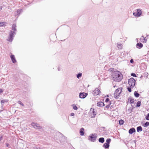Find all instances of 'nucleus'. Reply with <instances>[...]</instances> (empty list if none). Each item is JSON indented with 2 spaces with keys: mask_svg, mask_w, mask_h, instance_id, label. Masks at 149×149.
<instances>
[{
  "mask_svg": "<svg viewBox=\"0 0 149 149\" xmlns=\"http://www.w3.org/2000/svg\"><path fill=\"white\" fill-rule=\"evenodd\" d=\"M111 77L114 81L120 82L123 79V76L120 72L116 70L112 73Z\"/></svg>",
  "mask_w": 149,
  "mask_h": 149,
  "instance_id": "obj_1",
  "label": "nucleus"
},
{
  "mask_svg": "<svg viewBox=\"0 0 149 149\" xmlns=\"http://www.w3.org/2000/svg\"><path fill=\"white\" fill-rule=\"evenodd\" d=\"M56 136H58V137H56L57 140H58L60 142H62L65 140V137L61 133L58 132L56 135Z\"/></svg>",
  "mask_w": 149,
  "mask_h": 149,
  "instance_id": "obj_2",
  "label": "nucleus"
},
{
  "mask_svg": "<svg viewBox=\"0 0 149 149\" xmlns=\"http://www.w3.org/2000/svg\"><path fill=\"white\" fill-rule=\"evenodd\" d=\"M97 136V135L96 133L91 134L88 136V140L91 142H94L96 141Z\"/></svg>",
  "mask_w": 149,
  "mask_h": 149,
  "instance_id": "obj_3",
  "label": "nucleus"
},
{
  "mask_svg": "<svg viewBox=\"0 0 149 149\" xmlns=\"http://www.w3.org/2000/svg\"><path fill=\"white\" fill-rule=\"evenodd\" d=\"M122 88L121 87L119 88L116 90L114 94V96L115 98L116 99H118L119 98V95L122 91Z\"/></svg>",
  "mask_w": 149,
  "mask_h": 149,
  "instance_id": "obj_4",
  "label": "nucleus"
},
{
  "mask_svg": "<svg viewBox=\"0 0 149 149\" xmlns=\"http://www.w3.org/2000/svg\"><path fill=\"white\" fill-rule=\"evenodd\" d=\"M16 34L15 32H13V31L12 30H10L9 33V39H7V40L10 42H12L15 36V35Z\"/></svg>",
  "mask_w": 149,
  "mask_h": 149,
  "instance_id": "obj_5",
  "label": "nucleus"
},
{
  "mask_svg": "<svg viewBox=\"0 0 149 149\" xmlns=\"http://www.w3.org/2000/svg\"><path fill=\"white\" fill-rule=\"evenodd\" d=\"M136 80L133 77L130 78L128 80V83L130 86L134 87L135 84Z\"/></svg>",
  "mask_w": 149,
  "mask_h": 149,
  "instance_id": "obj_6",
  "label": "nucleus"
},
{
  "mask_svg": "<svg viewBox=\"0 0 149 149\" xmlns=\"http://www.w3.org/2000/svg\"><path fill=\"white\" fill-rule=\"evenodd\" d=\"M31 125L35 129H40L42 128V127L39 124L34 122H32Z\"/></svg>",
  "mask_w": 149,
  "mask_h": 149,
  "instance_id": "obj_7",
  "label": "nucleus"
},
{
  "mask_svg": "<svg viewBox=\"0 0 149 149\" xmlns=\"http://www.w3.org/2000/svg\"><path fill=\"white\" fill-rule=\"evenodd\" d=\"M142 14V11L141 10L137 9L136 12H134L133 15L136 17H139Z\"/></svg>",
  "mask_w": 149,
  "mask_h": 149,
  "instance_id": "obj_8",
  "label": "nucleus"
},
{
  "mask_svg": "<svg viewBox=\"0 0 149 149\" xmlns=\"http://www.w3.org/2000/svg\"><path fill=\"white\" fill-rule=\"evenodd\" d=\"M101 93L100 89H98V88H96L95 90L92 92V93L93 95L96 96L99 94L100 93Z\"/></svg>",
  "mask_w": 149,
  "mask_h": 149,
  "instance_id": "obj_9",
  "label": "nucleus"
},
{
  "mask_svg": "<svg viewBox=\"0 0 149 149\" xmlns=\"http://www.w3.org/2000/svg\"><path fill=\"white\" fill-rule=\"evenodd\" d=\"M88 95V93L81 92L79 94V97L80 98L84 99Z\"/></svg>",
  "mask_w": 149,
  "mask_h": 149,
  "instance_id": "obj_10",
  "label": "nucleus"
},
{
  "mask_svg": "<svg viewBox=\"0 0 149 149\" xmlns=\"http://www.w3.org/2000/svg\"><path fill=\"white\" fill-rule=\"evenodd\" d=\"M23 10L22 9H18L17 10V11L15 12L14 13V15L15 16H18V17L19 16V15L22 12Z\"/></svg>",
  "mask_w": 149,
  "mask_h": 149,
  "instance_id": "obj_11",
  "label": "nucleus"
},
{
  "mask_svg": "<svg viewBox=\"0 0 149 149\" xmlns=\"http://www.w3.org/2000/svg\"><path fill=\"white\" fill-rule=\"evenodd\" d=\"M16 27V24H13L12 25V29L13 31V32H15V33L17 31Z\"/></svg>",
  "mask_w": 149,
  "mask_h": 149,
  "instance_id": "obj_12",
  "label": "nucleus"
},
{
  "mask_svg": "<svg viewBox=\"0 0 149 149\" xmlns=\"http://www.w3.org/2000/svg\"><path fill=\"white\" fill-rule=\"evenodd\" d=\"M10 58L12 61L13 63H15L16 62V60L15 58V56L14 55H11L10 56Z\"/></svg>",
  "mask_w": 149,
  "mask_h": 149,
  "instance_id": "obj_13",
  "label": "nucleus"
},
{
  "mask_svg": "<svg viewBox=\"0 0 149 149\" xmlns=\"http://www.w3.org/2000/svg\"><path fill=\"white\" fill-rule=\"evenodd\" d=\"M136 132L135 129L134 128H130L128 131L129 133L130 134H132L133 133Z\"/></svg>",
  "mask_w": 149,
  "mask_h": 149,
  "instance_id": "obj_14",
  "label": "nucleus"
},
{
  "mask_svg": "<svg viewBox=\"0 0 149 149\" xmlns=\"http://www.w3.org/2000/svg\"><path fill=\"white\" fill-rule=\"evenodd\" d=\"M92 109V113L93 115H91V117L92 118H94L95 117V116L96 115V113L94 111V110L93 109L91 108V111Z\"/></svg>",
  "mask_w": 149,
  "mask_h": 149,
  "instance_id": "obj_15",
  "label": "nucleus"
},
{
  "mask_svg": "<svg viewBox=\"0 0 149 149\" xmlns=\"http://www.w3.org/2000/svg\"><path fill=\"white\" fill-rule=\"evenodd\" d=\"M136 47L138 49H141L143 47V44L141 42H139L137 43L136 45Z\"/></svg>",
  "mask_w": 149,
  "mask_h": 149,
  "instance_id": "obj_16",
  "label": "nucleus"
},
{
  "mask_svg": "<svg viewBox=\"0 0 149 149\" xmlns=\"http://www.w3.org/2000/svg\"><path fill=\"white\" fill-rule=\"evenodd\" d=\"M97 105L98 107H102L104 106L105 104H104V103H103L102 102H98L97 103Z\"/></svg>",
  "mask_w": 149,
  "mask_h": 149,
  "instance_id": "obj_17",
  "label": "nucleus"
},
{
  "mask_svg": "<svg viewBox=\"0 0 149 149\" xmlns=\"http://www.w3.org/2000/svg\"><path fill=\"white\" fill-rule=\"evenodd\" d=\"M136 130L137 132L139 133L142 132L143 129L141 126H139L136 127Z\"/></svg>",
  "mask_w": 149,
  "mask_h": 149,
  "instance_id": "obj_18",
  "label": "nucleus"
},
{
  "mask_svg": "<svg viewBox=\"0 0 149 149\" xmlns=\"http://www.w3.org/2000/svg\"><path fill=\"white\" fill-rule=\"evenodd\" d=\"M79 133L80 134V135L81 136H83L84 135V129L83 128H81L79 131Z\"/></svg>",
  "mask_w": 149,
  "mask_h": 149,
  "instance_id": "obj_19",
  "label": "nucleus"
},
{
  "mask_svg": "<svg viewBox=\"0 0 149 149\" xmlns=\"http://www.w3.org/2000/svg\"><path fill=\"white\" fill-rule=\"evenodd\" d=\"M109 144L107 143H105L103 145V147L105 149H108L109 148Z\"/></svg>",
  "mask_w": 149,
  "mask_h": 149,
  "instance_id": "obj_20",
  "label": "nucleus"
},
{
  "mask_svg": "<svg viewBox=\"0 0 149 149\" xmlns=\"http://www.w3.org/2000/svg\"><path fill=\"white\" fill-rule=\"evenodd\" d=\"M142 125L144 127H146L149 126V122H146L142 124Z\"/></svg>",
  "mask_w": 149,
  "mask_h": 149,
  "instance_id": "obj_21",
  "label": "nucleus"
},
{
  "mask_svg": "<svg viewBox=\"0 0 149 149\" xmlns=\"http://www.w3.org/2000/svg\"><path fill=\"white\" fill-rule=\"evenodd\" d=\"M8 100L7 99L1 100V106L3 107V103L8 102Z\"/></svg>",
  "mask_w": 149,
  "mask_h": 149,
  "instance_id": "obj_22",
  "label": "nucleus"
},
{
  "mask_svg": "<svg viewBox=\"0 0 149 149\" xmlns=\"http://www.w3.org/2000/svg\"><path fill=\"white\" fill-rule=\"evenodd\" d=\"M98 141L100 143H103L104 142V139L103 137H100L98 139Z\"/></svg>",
  "mask_w": 149,
  "mask_h": 149,
  "instance_id": "obj_23",
  "label": "nucleus"
},
{
  "mask_svg": "<svg viewBox=\"0 0 149 149\" xmlns=\"http://www.w3.org/2000/svg\"><path fill=\"white\" fill-rule=\"evenodd\" d=\"M128 100L130 101V104H132L134 102V99L132 98L131 97H130L128 99Z\"/></svg>",
  "mask_w": 149,
  "mask_h": 149,
  "instance_id": "obj_24",
  "label": "nucleus"
},
{
  "mask_svg": "<svg viewBox=\"0 0 149 149\" xmlns=\"http://www.w3.org/2000/svg\"><path fill=\"white\" fill-rule=\"evenodd\" d=\"M134 95L136 97H138L140 96V94L138 91H135L134 93Z\"/></svg>",
  "mask_w": 149,
  "mask_h": 149,
  "instance_id": "obj_25",
  "label": "nucleus"
},
{
  "mask_svg": "<svg viewBox=\"0 0 149 149\" xmlns=\"http://www.w3.org/2000/svg\"><path fill=\"white\" fill-rule=\"evenodd\" d=\"M111 104V101L109 102V104H108L107 105L105 106V107L104 108V109L105 110H106V108H107V109L108 108H109L110 107V106Z\"/></svg>",
  "mask_w": 149,
  "mask_h": 149,
  "instance_id": "obj_26",
  "label": "nucleus"
},
{
  "mask_svg": "<svg viewBox=\"0 0 149 149\" xmlns=\"http://www.w3.org/2000/svg\"><path fill=\"white\" fill-rule=\"evenodd\" d=\"M122 46L123 45L121 44L117 43V47L119 49H121Z\"/></svg>",
  "mask_w": 149,
  "mask_h": 149,
  "instance_id": "obj_27",
  "label": "nucleus"
},
{
  "mask_svg": "<svg viewBox=\"0 0 149 149\" xmlns=\"http://www.w3.org/2000/svg\"><path fill=\"white\" fill-rule=\"evenodd\" d=\"M141 101H139L137 102L136 105V107H140L141 106Z\"/></svg>",
  "mask_w": 149,
  "mask_h": 149,
  "instance_id": "obj_28",
  "label": "nucleus"
},
{
  "mask_svg": "<svg viewBox=\"0 0 149 149\" xmlns=\"http://www.w3.org/2000/svg\"><path fill=\"white\" fill-rule=\"evenodd\" d=\"M82 73H81L79 72L76 75V77L78 79H79L82 76Z\"/></svg>",
  "mask_w": 149,
  "mask_h": 149,
  "instance_id": "obj_29",
  "label": "nucleus"
},
{
  "mask_svg": "<svg viewBox=\"0 0 149 149\" xmlns=\"http://www.w3.org/2000/svg\"><path fill=\"white\" fill-rule=\"evenodd\" d=\"M124 121L122 119H120L119 121V123L120 125H123L124 123Z\"/></svg>",
  "mask_w": 149,
  "mask_h": 149,
  "instance_id": "obj_30",
  "label": "nucleus"
},
{
  "mask_svg": "<svg viewBox=\"0 0 149 149\" xmlns=\"http://www.w3.org/2000/svg\"><path fill=\"white\" fill-rule=\"evenodd\" d=\"M134 87H132L131 86H128L127 88V89L129 92H130L132 91L131 88Z\"/></svg>",
  "mask_w": 149,
  "mask_h": 149,
  "instance_id": "obj_31",
  "label": "nucleus"
},
{
  "mask_svg": "<svg viewBox=\"0 0 149 149\" xmlns=\"http://www.w3.org/2000/svg\"><path fill=\"white\" fill-rule=\"evenodd\" d=\"M72 106L73 107V109L75 110H77L78 109L77 107L76 106L75 104H73L72 105Z\"/></svg>",
  "mask_w": 149,
  "mask_h": 149,
  "instance_id": "obj_32",
  "label": "nucleus"
},
{
  "mask_svg": "<svg viewBox=\"0 0 149 149\" xmlns=\"http://www.w3.org/2000/svg\"><path fill=\"white\" fill-rule=\"evenodd\" d=\"M111 139L108 138L107 139V140H106V143H107L109 144L110 143L111 141Z\"/></svg>",
  "mask_w": 149,
  "mask_h": 149,
  "instance_id": "obj_33",
  "label": "nucleus"
},
{
  "mask_svg": "<svg viewBox=\"0 0 149 149\" xmlns=\"http://www.w3.org/2000/svg\"><path fill=\"white\" fill-rule=\"evenodd\" d=\"M6 23V22H0V27L3 26L5 25Z\"/></svg>",
  "mask_w": 149,
  "mask_h": 149,
  "instance_id": "obj_34",
  "label": "nucleus"
},
{
  "mask_svg": "<svg viewBox=\"0 0 149 149\" xmlns=\"http://www.w3.org/2000/svg\"><path fill=\"white\" fill-rule=\"evenodd\" d=\"M133 108L132 107H129L128 109V111H129L130 113H132V111Z\"/></svg>",
  "mask_w": 149,
  "mask_h": 149,
  "instance_id": "obj_35",
  "label": "nucleus"
},
{
  "mask_svg": "<svg viewBox=\"0 0 149 149\" xmlns=\"http://www.w3.org/2000/svg\"><path fill=\"white\" fill-rule=\"evenodd\" d=\"M145 118L147 120H149V113H148L146 116Z\"/></svg>",
  "mask_w": 149,
  "mask_h": 149,
  "instance_id": "obj_36",
  "label": "nucleus"
},
{
  "mask_svg": "<svg viewBox=\"0 0 149 149\" xmlns=\"http://www.w3.org/2000/svg\"><path fill=\"white\" fill-rule=\"evenodd\" d=\"M131 75L132 77H136L137 76L136 75V74L134 73H132L131 74Z\"/></svg>",
  "mask_w": 149,
  "mask_h": 149,
  "instance_id": "obj_37",
  "label": "nucleus"
},
{
  "mask_svg": "<svg viewBox=\"0 0 149 149\" xmlns=\"http://www.w3.org/2000/svg\"><path fill=\"white\" fill-rule=\"evenodd\" d=\"M18 103L21 105L22 106H24V104L20 100H19L18 101Z\"/></svg>",
  "mask_w": 149,
  "mask_h": 149,
  "instance_id": "obj_38",
  "label": "nucleus"
},
{
  "mask_svg": "<svg viewBox=\"0 0 149 149\" xmlns=\"http://www.w3.org/2000/svg\"><path fill=\"white\" fill-rule=\"evenodd\" d=\"M110 100H109V98H106V100H105V102L106 103H107V102H110Z\"/></svg>",
  "mask_w": 149,
  "mask_h": 149,
  "instance_id": "obj_39",
  "label": "nucleus"
},
{
  "mask_svg": "<svg viewBox=\"0 0 149 149\" xmlns=\"http://www.w3.org/2000/svg\"><path fill=\"white\" fill-rule=\"evenodd\" d=\"M6 145V146L8 147V148H11V147L10 146V145H9V144L8 143H5Z\"/></svg>",
  "mask_w": 149,
  "mask_h": 149,
  "instance_id": "obj_40",
  "label": "nucleus"
},
{
  "mask_svg": "<svg viewBox=\"0 0 149 149\" xmlns=\"http://www.w3.org/2000/svg\"><path fill=\"white\" fill-rule=\"evenodd\" d=\"M33 149H40V147H38L36 146H35L33 147Z\"/></svg>",
  "mask_w": 149,
  "mask_h": 149,
  "instance_id": "obj_41",
  "label": "nucleus"
},
{
  "mask_svg": "<svg viewBox=\"0 0 149 149\" xmlns=\"http://www.w3.org/2000/svg\"><path fill=\"white\" fill-rule=\"evenodd\" d=\"M110 70H111V71L112 72V73L114 72V69L113 68H111Z\"/></svg>",
  "mask_w": 149,
  "mask_h": 149,
  "instance_id": "obj_42",
  "label": "nucleus"
},
{
  "mask_svg": "<svg viewBox=\"0 0 149 149\" xmlns=\"http://www.w3.org/2000/svg\"><path fill=\"white\" fill-rule=\"evenodd\" d=\"M3 91V90L2 89H0V94L2 93Z\"/></svg>",
  "mask_w": 149,
  "mask_h": 149,
  "instance_id": "obj_43",
  "label": "nucleus"
},
{
  "mask_svg": "<svg viewBox=\"0 0 149 149\" xmlns=\"http://www.w3.org/2000/svg\"><path fill=\"white\" fill-rule=\"evenodd\" d=\"M130 62L131 63H134V60L132 59H131L130 60Z\"/></svg>",
  "mask_w": 149,
  "mask_h": 149,
  "instance_id": "obj_44",
  "label": "nucleus"
},
{
  "mask_svg": "<svg viewBox=\"0 0 149 149\" xmlns=\"http://www.w3.org/2000/svg\"><path fill=\"white\" fill-rule=\"evenodd\" d=\"M74 113H72L70 114L71 116H74Z\"/></svg>",
  "mask_w": 149,
  "mask_h": 149,
  "instance_id": "obj_45",
  "label": "nucleus"
},
{
  "mask_svg": "<svg viewBox=\"0 0 149 149\" xmlns=\"http://www.w3.org/2000/svg\"><path fill=\"white\" fill-rule=\"evenodd\" d=\"M2 6H0V10H1L2 9Z\"/></svg>",
  "mask_w": 149,
  "mask_h": 149,
  "instance_id": "obj_46",
  "label": "nucleus"
},
{
  "mask_svg": "<svg viewBox=\"0 0 149 149\" xmlns=\"http://www.w3.org/2000/svg\"><path fill=\"white\" fill-rule=\"evenodd\" d=\"M58 71H60V67H58Z\"/></svg>",
  "mask_w": 149,
  "mask_h": 149,
  "instance_id": "obj_47",
  "label": "nucleus"
},
{
  "mask_svg": "<svg viewBox=\"0 0 149 149\" xmlns=\"http://www.w3.org/2000/svg\"><path fill=\"white\" fill-rule=\"evenodd\" d=\"M106 97H109V95H106Z\"/></svg>",
  "mask_w": 149,
  "mask_h": 149,
  "instance_id": "obj_48",
  "label": "nucleus"
},
{
  "mask_svg": "<svg viewBox=\"0 0 149 149\" xmlns=\"http://www.w3.org/2000/svg\"><path fill=\"white\" fill-rule=\"evenodd\" d=\"M102 128L103 129H104L105 128L104 127H102Z\"/></svg>",
  "mask_w": 149,
  "mask_h": 149,
  "instance_id": "obj_49",
  "label": "nucleus"
},
{
  "mask_svg": "<svg viewBox=\"0 0 149 149\" xmlns=\"http://www.w3.org/2000/svg\"><path fill=\"white\" fill-rule=\"evenodd\" d=\"M115 87V86H113V87Z\"/></svg>",
  "mask_w": 149,
  "mask_h": 149,
  "instance_id": "obj_50",
  "label": "nucleus"
},
{
  "mask_svg": "<svg viewBox=\"0 0 149 149\" xmlns=\"http://www.w3.org/2000/svg\"><path fill=\"white\" fill-rule=\"evenodd\" d=\"M142 77V76H141V77Z\"/></svg>",
  "mask_w": 149,
  "mask_h": 149,
  "instance_id": "obj_51",
  "label": "nucleus"
},
{
  "mask_svg": "<svg viewBox=\"0 0 149 149\" xmlns=\"http://www.w3.org/2000/svg\"><path fill=\"white\" fill-rule=\"evenodd\" d=\"M144 40H145V39H144Z\"/></svg>",
  "mask_w": 149,
  "mask_h": 149,
  "instance_id": "obj_52",
  "label": "nucleus"
}]
</instances>
